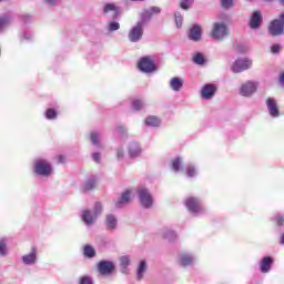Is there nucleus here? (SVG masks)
<instances>
[{
  "mask_svg": "<svg viewBox=\"0 0 284 284\" xmlns=\"http://www.w3.org/2000/svg\"><path fill=\"white\" fill-rule=\"evenodd\" d=\"M261 23H263V14H261V11L253 12L250 20V28L252 30H258V28H261Z\"/></svg>",
  "mask_w": 284,
  "mask_h": 284,
  "instance_id": "nucleus-14",
  "label": "nucleus"
},
{
  "mask_svg": "<svg viewBox=\"0 0 284 284\" xmlns=\"http://www.w3.org/2000/svg\"><path fill=\"white\" fill-rule=\"evenodd\" d=\"M97 176H90L89 179H87L83 184L84 192H90V190H94V187H97Z\"/></svg>",
  "mask_w": 284,
  "mask_h": 284,
  "instance_id": "nucleus-25",
  "label": "nucleus"
},
{
  "mask_svg": "<svg viewBox=\"0 0 284 284\" xmlns=\"http://www.w3.org/2000/svg\"><path fill=\"white\" fill-rule=\"evenodd\" d=\"M23 39H24L26 41H30V39H32V33H31V32H26V33L23 34Z\"/></svg>",
  "mask_w": 284,
  "mask_h": 284,
  "instance_id": "nucleus-50",
  "label": "nucleus"
},
{
  "mask_svg": "<svg viewBox=\"0 0 284 284\" xmlns=\"http://www.w3.org/2000/svg\"><path fill=\"white\" fill-rule=\"evenodd\" d=\"M210 37L213 41H225L230 37V29L224 22H215L210 31Z\"/></svg>",
  "mask_w": 284,
  "mask_h": 284,
  "instance_id": "nucleus-2",
  "label": "nucleus"
},
{
  "mask_svg": "<svg viewBox=\"0 0 284 284\" xmlns=\"http://www.w3.org/2000/svg\"><path fill=\"white\" fill-rule=\"evenodd\" d=\"M14 21V17L11 13L3 14L0 17V32L10 28Z\"/></svg>",
  "mask_w": 284,
  "mask_h": 284,
  "instance_id": "nucleus-18",
  "label": "nucleus"
},
{
  "mask_svg": "<svg viewBox=\"0 0 284 284\" xmlns=\"http://www.w3.org/2000/svg\"><path fill=\"white\" fill-rule=\"evenodd\" d=\"M132 262V257L130 255H122L120 257V266L122 267V273L125 274L128 267H130V263Z\"/></svg>",
  "mask_w": 284,
  "mask_h": 284,
  "instance_id": "nucleus-27",
  "label": "nucleus"
},
{
  "mask_svg": "<svg viewBox=\"0 0 284 284\" xmlns=\"http://www.w3.org/2000/svg\"><path fill=\"white\" fill-rule=\"evenodd\" d=\"M186 175L189 178L196 176V169L193 165L186 168Z\"/></svg>",
  "mask_w": 284,
  "mask_h": 284,
  "instance_id": "nucleus-42",
  "label": "nucleus"
},
{
  "mask_svg": "<svg viewBox=\"0 0 284 284\" xmlns=\"http://www.w3.org/2000/svg\"><path fill=\"white\" fill-rule=\"evenodd\" d=\"M116 158H118L119 160L123 159V148H119V149L116 150Z\"/></svg>",
  "mask_w": 284,
  "mask_h": 284,
  "instance_id": "nucleus-49",
  "label": "nucleus"
},
{
  "mask_svg": "<svg viewBox=\"0 0 284 284\" xmlns=\"http://www.w3.org/2000/svg\"><path fill=\"white\" fill-rule=\"evenodd\" d=\"M185 205L192 214H203V207L201 206V200L196 197H189L185 201Z\"/></svg>",
  "mask_w": 284,
  "mask_h": 284,
  "instance_id": "nucleus-9",
  "label": "nucleus"
},
{
  "mask_svg": "<svg viewBox=\"0 0 284 284\" xmlns=\"http://www.w3.org/2000/svg\"><path fill=\"white\" fill-rule=\"evenodd\" d=\"M203 37V29L199 24H193L189 31L190 41H199Z\"/></svg>",
  "mask_w": 284,
  "mask_h": 284,
  "instance_id": "nucleus-16",
  "label": "nucleus"
},
{
  "mask_svg": "<svg viewBox=\"0 0 284 284\" xmlns=\"http://www.w3.org/2000/svg\"><path fill=\"white\" fill-rule=\"evenodd\" d=\"M143 154V149H141V144L139 142H131L129 144V156L131 159H139Z\"/></svg>",
  "mask_w": 284,
  "mask_h": 284,
  "instance_id": "nucleus-15",
  "label": "nucleus"
},
{
  "mask_svg": "<svg viewBox=\"0 0 284 284\" xmlns=\"http://www.w3.org/2000/svg\"><path fill=\"white\" fill-rule=\"evenodd\" d=\"M164 239L168 241H174L176 239V232L172 230H165L163 233Z\"/></svg>",
  "mask_w": 284,
  "mask_h": 284,
  "instance_id": "nucleus-36",
  "label": "nucleus"
},
{
  "mask_svg": "<svg viewBox=\"0 0 284 284\" xmlns=\"http://www.w3.org/2000/svg\"><path fill=\"white\" fill-rule=\"evenodd\" d=\"M98 271L102 276H109L114 272V262L112 261H100L98 264Z\"/></svg>",
  "mask_w": 284,
  "mask_h": 284,
  "instance_id": "nucleus-11",
  "label": "nucleus"
},
{
  "mask_svg": "<svg viewBox=\"0 0 284 284\" xmlns=\"http://www.w3.org/2000/svg\"><path fill=\"white\" fill-rule=\"evenodd\" d=\"M130 199H132V191H125L124 193H122L121 197L115 202V207H125V205L130 203Z\"/></svg>",
  "mask_w": 284,
  "mask_h": 284,
  "instance_id": "nucleus-20",
  "label": "nucleus"
},
{
  "mask_svg": "<svg viewBox=\"0 0 284 284\" xmlns=\"http://www.w3.org/2000/svg\"><path fill=\"white\" fill-rule=\"evenodd\" d=\"M194 4V0H181L180 8L182 10H189Z\"/></svg>",
  "mask_w": 284,
  "mask_h": 284,
  "instance_id": "nucleus-35",
  "label": "nucleus"
},
{
  "mask_svg": "<svg viewBox=\"0 0 284 284\" xmlns=\"http://www.w3.org/2000/svg\"><path fill=\"white\" fill-rule=\"evenodd\" d=\"M272 263L273 260L270 256L263 257L261 265H260V270L263 274H267V272H270V270H272Z\"/></svg>",
  "mask_w": 284,
  "mask_h": 284,
  "instance_id": "nucleus-24",
  "label": "nucleus"
},
{
  "mask_svg": "<svg viewBox=\"0 0 284 284\" xmlns=\"http://www.w3.org/2000/svg\"><path fill=\"white\" fill-rule=\"evenodd\" d=\"M182 161L181 158H176L172 161V170L179 172L181 170Z\"/></svg>",
  "mask_w": 284,
  "mask_h": 284,
  "instance_id": "nucleus-40",
  "label": "nucleus"
},
{
  "mask_svg": "<svg viewBox=\"0 0 284 284\" xmlns=\"http://www.w3.org/2000/svg\"><path fill=\"white\" fill-rule=\"evenodd\" d=\"M49 6H57L59 3V0H44Z\"/></svg>",
  "mask_w": 284,
  "mask_h": 284,
  "instance_id": "nucleus-51",
  "label": "nucleus"
},
{
  "mask_svg": "<svg viewBox=\"0 0 284 284\" xmlns=\"http://www.w3.org/2000/svg\"><path fill=\"white\" fill-rule=\"evenodd\" d=\"M145 270H148V264L145 263V261H141L140 265L138 267V278L139 280L143 278V273L145 272Z\"/></svg>",
  "mask_w": 284,
  "mask_h": 284,
  "instance_id": "nucleus-34",
  "label": "nucleus"
},
{
  "mask_svg": "<svg viewBox=\"0 0 284 284\" xmlns=\"http://www.w3.org/2000/svg\"><path fill=\"white\" fill-rule=\"evenodd\" d=\"M128 39L131 43H139V41L143 39V22H136V24L130 29Z\"/></svg>",
  "mask_w": 284,
  "mask_h": 284,
  "instance_id": "nucleus-5",
  "label": "nucleus"
},
{
  "mask_svg": "<svg viewBox=\"0 0 284 284\" xmlns=\"http://www.w3.org/2000/svg\"><path fill=\"white\" fill-rule=\"evenodd\" d=\"M139 70L141 72H144L145 74H151V72H156V65L154 64V61H152V58L144 57L141 58L138 63Z\"/></svg>",
  "mask_w": 284,
  "mask_h": 284,
  "instance_id": "nucleus-7",
  "label": "nucleus"
},
{
  "mask_svg": "<svg viewBox=\"0 0 284 284\" xmlns=\"http://www.w3.org/2000/svg\"><path fill=\"white\" fill-rule=\"evenodd\" d=\"M214 94H216L215 84H212V83L205 84L201 90V97L205 101H210V99H213Z\"/></svg>",
  "mask_w": 284,
  "mask_h": 284,
  "instance_id": "nucleus-13",
  "label": "nucleus"
},
{
  "mask_svg": "<svg viewBox=\"0 0 284 284\" xmlns=\"http://www.w3.org/2000/svg\"><path fill=\"white\" fill-rule=\"evenodd\" d=\"M194 261H196V257L194 255L189 253H183L180 256V263L183 267H187L189 265H193Z\"/></svg>",
  "mask_w": 284,
  "mask_h": 284,
  "instance_id": "nucleus-23",
  "label": "nucleus"
},
{
  "mask_svg": "<svg viewBox=\"0 0 284 284\" xmlns=\"http://www.w3.org/2000/svg\"><path fill=\"white\" fill-rule=\"evenodd\" d=\"M138 195L142 207L150 210V207H152L154 204V199H152L150 191L145 189V186H140L138 189Z\"/></svg>",
  "mask_w": 284,
  "mask_h": 284,
  "instance_id": "nucleus-3",
  "label": "nucleus"
},
{
  "mask_svg": "<svg viewBox=\"0 0 284 284\" xmlns=\"http://www.w3.org/2000/svg\"><path fill=\"white\" fill-rule=\"evenodd\" d=\"M45 116L49 120L57 119V111L54 109H48L45 112Z\"/></svg>",
  "mask_w": 284,
  "mask_h": 284,
  "instance_id": "nucleus-41",
  "label": "nucleus"
},
{
  "mask_svg": "<svg viewBox=\"0 0 284 284\" xmlns=\"http://www.w3.org/2000/svg\"><path fill=\"white\" fill-rule=\"evenodd\" d=\"M101 214H103V204L101 202H95L92 210H82L81 220L87 225H94Z\"/></svg>",
  "mask_w": 284,
  "mask_h": 284,
  "instance_id": "nucleus-1",
  "label": "nucleus"
},
{
  "mask_svg": "<svg viewBox=\"0 0 284 284\" xmlns=\"http://www.w3.org/2000/svg\"><path fill=\"white\" fill-rule=\"evenodd\" d=\"M116 225H119V221L114 214H108L105 217V227L109 232H114L116 230Z\"/></svg>",
  "mask_w": 284,
  "mask_h": 284,
  "instance_id": "nucleus-22",
  "label": "nucleus"
},
{
  "mask_svg": "<svg viewBox=\"0 0 284 284\" xmlns=\"http://www.w3.org/2000/svg\"><path fill=\"white\" fill-rule=\"evenodd\" d=\"M284 32L283 23H281V20L275 19L273 20L268 26V33L271 37H281Z\"/></svg>",
  "mask_w": 284,
  "mask_h": 284,
  "instance_id": "nucleus-10",
  "label": "nucleus"
},
{
  "mask_svg": "<svg viewBox=\"0 0 284 284\" xmlns=\"http://www.w3.org/2000/svg\"><path fill=\"white\" fill-rule=\"evenodd\" d=\"M280 3H281L282 6H284V0H280Z\"/></svg>",
  "mask_w": 284,
  "mask_h": 284,
  "instance_id": "nucleus-54",
  "label": "nucleus"
},
{
  "mask_svg": "<svg viewBox=\"0 0 284 284\" xmlns=\"http://www.w3.org/2000/svg\"><path fill=\"white\" fill-rule=\"evenodd\" d=\"M80 284H94V283L92 282V277H90V276H83V277H81V280H80Z\"/></svg>",
  "mask_w": 284,
  "mask_h": 284,
  "instance_id": "nucleus-43",
  "label": "nucleus"
},
{
  "mask_svg": "<svg viewBox=\"0 0 284 284\" xmlns=\"http://www.w3.org/2000/svg\"><path fill=\"white\" fill-rule=\"evenodd\" d=\"M64 161H65V156L60 155V156H59V163H63Z\"/></svg>",
  "mask_w": 284,
  "mask_h": 284,
  "instance_id": "nucleus-53",
  "label": "nucleus"
},
{
  "mask_svg": "<svg viewBox=\"0 0 284 284\" xmlns=\"http://www.w3.org/2000/svg\"><path fill=\"white\" fill-rule=\"evenodd\" d=\"M183 83H185L183 78L174 77L169 81V88H171L173 92H181V90H183Z\"/></svg>",
  "mask_w": 284,
  "mask_h": 284,
  "instance_id": "nucleus-17",
  "label": "nucleus"
},
{
  "mask_svg": "<svg viewBox=\"0 0 284 284\" xmlns=\"http://www.w3.org/2000/svg\"><path fill=\"white\" fill-rule=\"evenodd\" d=\"M21 261L23 265H37V251L32 248L30 253L22 255Z\"/></svg>",
  "mask_w": 284,
  "mask_h": 284,
  "instance_id": "nucleus-19",
  "label": "nucleus"
},
{
  "mask_svg": "<svg viewBox=\"0 0 284 284\" xmlns=\"http://www.w3.org/2000/svg\"><path fill=\"white\" fill-rule=\"evenodd\" d=\"M250 68H252V60H250V58H242L234 61L231 70L235 74H239L241 72H245V70H250Z\"/></svg>",
  "mask_w": 284,
  "mask_h": 284,
  "instance_id": "nucleus-6",
  "label": "nucleus"
},
{
  "mask_svg": "<svg viewBox=\"0 0 284 284\" xmlns=\"http://www.w3.org/2000/svg\"><path fill=\"white\" fill-rule=\"evenodd\" d=\"M83 254L87 258H94L97 256V251L92 247V245L87 244L83 247Z\"/></svg>",
  "mask_w": 284,
  "mask_h": 284,
  "instance_id": "nucleus-29",
  "label": "nucleus"
},
{
  "mask_svg": "<svg viewBox=\"0 0 284 284\" xmlns=\"http://www.w3.org/2000/svg\"><path fill=\"white\" fill-rule=\"evenodd\" d=\"M131 1H145V0H131Z\"/></svg>",
  "mask_w": 284,
  "mask_h": 284,
  "instance_id": "nucleus-55",
  "label": "nucleus"
},
{
  "mask_svg": "<svg viewBox=\"0 0 284 284\" xmlns=\"http://www.w3.org/2000/svg\"><path fill=\"white\" fill-rule=\"evenodd\" d=\"M176 28H183V14L180 11L174 12Z\"/></svg>",
  "mask_w": 284,
  "mask_h": 284,
  "instance_id": "nucleus-32",
  "label": "nucleus"
},
{
  "mask_svg": "<svg viewBox=\"0 0 284 284\" xmlns=\"http://www.w3.org/2000/svg\"><path fill=\"white\" fill-rule=\"evenodd\" d=\"M102 14L106 19H116L119 17V8L114 3H106L102 9Z\"/></svg>",
  "mask_w": 284,
  "mask_h": 284,
  "instance_id": "nucleus-12",
  "label": "nucleus"
},
{
  "mask_svg": "<svg viewBox=\"0 0 284 284\" xmlns=\"http://www.w3.org/2000/svg\"><path fill=\"white\" fill-rule=\"evenodd\" d=\"M91 143L95 145V148H103V144H101V132H91Z\"/></svg>",
  "mask_w": 284,
  "mask_h": 284,
  "instance_id": "nucleus-28",
  "label": "nucleus"
},
{
  "mask_svg": "<svg viewBox=\"0 0 284 284\" xmlns=\"http://www.w3.org/2000/svg\"><path fill=\"white\" fill-rule=\"evenodd\" d=\"M8 254V244L6 240L0 241V256H6Z\"/></svg>",
  "mask_w": 284,
  "mask_h": 284,
  "instance_id": "nucleus-38",
  "label": "nucleus"
},
{
  "mask_svg": "<svg viewBox=\"0 0 284 284\" xmlns=\"http://www.w3.org/2000/svg\"><path fill=\"white\" fill-rule=\"evenodd\" d=\"M256 90H258V84L256 82L247 81L240 87L241 97L250 98L253 94H256Z\"/></svg>",
  "mask_w": 284,
  "mask_h": 284,
  "instance_id": "nucleus-8",
  "label": "nucleus"
},
{
  "mask_svg": "<svg viewBox=\"0 0 284 284\" xmlns=\"http://www.w3.org/2000/svg\"><path fill=\"white\" fill-rule=\"evenodd\" d=\"M132 108L133 110H135L136 112H139V110H143V108H145V101L143 100H133L132 101Z\"/></svg>",
  "mask_w": 284,
  "mask_h": 284,
  "instance_id": "nucleus-31",
  "label": "nucleus"
},
{
  "mask_svg": "<svg viewBox=\"0 0 284 284\" xmlns=\"http://www.w3.org/2000/svg\"><path fill=\"white\" fill-rule=\"evenodd\" d=\"M278 50H281V45H280V44H273V45L271 47V52H272L273 54H277Z\"/></svg>",
  "mask_w": 284,
  "mask_h": 284,
  "instance_id": "nucleus-47",
  "label": "nucleus"
},
{
  "mask_svg": "<svg viewBox=\"0 0 284 284\" xmlns=\"http://www.w3.org/2000/svg\"><path fill=\"white\" fill-rule=\"evenodd\" d=\"M275 223H276V225H283V223H284L283 216L282 215H276L275 216Z\"/></svg>",
  "mask_w": 284,
  "mask_h": 284,
  "instance_id": "nucleus-48",
  "label": "nucleus"
},
{
  "mask_svg": "<svg viewBox=\"0 0 284 284\" xmlns=\"http://www.w3.org/2000/svg\"><path fill=\"white\" fill-rule=\"evenodd\" d=\"M92 160H93L95 163H101V153H99V152L92 153Z\"/></svg>",
  "mask_w": 284,
  "mask_h": 284,
  "instance_id": "nucleus-45",
  "label": "nucleus"
},
{
  "mask_svg": "<svg viewBox=\"0 0 284 284\" xmlns=\"http://www.w3.org/2000/svg\"><path fill=\"white\" fill-rule=\"evenodd\" d=\"M34 172L39 176H50L52 174V165L45 160H37L34 162Z\"/></svg>",
  "mask_w": 284,
  "mask_h": 284,
  "instance_id": "nucleus-4",
  "label": "nucleus"
},
{
  "mask_svg": "<svg viewBox=\"0 0 284 284\" xmlns=\"http://www.w3.org/2000/svg\"><path fill=\"white\" fill-rule=\"evenodd\" d=\"M152 19V11H150L149 9L148 10H144L142 13H141V20L138 21V23H142V26H145V23H148V21H150Z\"/></svg>",
  "mask_w": 284,
  "mask_h": 284,
  "instance_id": "nucleus-30",
  "label": "nucleus"
},
{
  "mask_svg": "<svg viewBox=\"0 0 284 284\" xmlns=\"http://www.w3.org/2000/svg\"><path fill=\"white\" fill-rule=\"evenodd\" d=\"M149 11L151 12V14H161V8L159 7H151Z\"/></svg>",
  "mask_w": 284,
  "mask_h": 284,
  "instance_id": "nucleus-46",
  "label": "nucleus"
},
{
  "mask_svg": "<svg viewBox=\"0 0 284 284\" xmlns=\"http://www.w3.org/2000/svg\"><path fill=\"white\" fill-rule=\"evenodd\" d=\"M266 105L271 116L277 118L280 115L278 105L276 104V100H274V98H268L266 100Z\"/></svg>",
  "mask_w": 284,
  "mask_h": 284,
  "instance_id": "nucleus-21",
  "label": "nucleus"
},
{
  "mask_svg": "<svg viewBox=\"0 0 284 284\" xmlns=\"http://www.w3.org/2000/svg\"><path fill=\"white\" fill-rule=\"evenodd\" d=\"M145 125L149 128H159V125H161V119L154 115H150L145 119Z\"/></svg>",
  "mask_w": 284,
  "mask_h": 284,
  "instance_id": "nucleus-26",
  "label": "nucleus"
},
{
  "mask_svg": "<svg viewBox=\"0 0 284 284\" xmlns=\"http://www.w3.org/2000/svg\"><path fill=\"white\" fill-rule=\"evenodd\" d=\"M220 3L224 10H230L234 6V0H220Z\"/></svg>",
  "mask_w": 284,
  "mask_h": 284,
  "instance_id": "nucleus-39",
  "label": "nucleus"
},
{
  "mask_svg": "<svg viewBox=\"0 0 284 284\" xmlns=\"http://www.w3.org/2000/svg\"><path fill=\"white\" fill-rule=\"evenodd\" d=\"M126 132L128 130L123 125L116 128V133L119 134V136H123V134H125Z\"/></svg>",
  "mask_w": 284,
  "mask_h": 284,
  "instance_id": "nucleus-44",
  "label": "nucleus"
},
{
  "mask_svg": "<svg viewBox=\"0 0 284 284\" xmlns=\"http://www.w3.org/2000/svg\"><path fill=\"white\" fill-rule=\"evenodd\" d=\"M193 62H195L196 65H203L205 63V55H203V53H195L193 55Z\"/></svg>",
  "mask_w": 284,
  "mask_h": 284,
  "instance_id": "nucleus-33",
  "label": "nucleus"
},
{
  "mask_svg": "<svg viewBox=\"0 0 284 284\" xmlns=\"http://www.w3.org/2000/svg\"><path fill=\"white\" fill-rule=\"evenodd\" d=\"M120 29H121V24L116 21H112L108 26L109 32H116V30H120Z\"/></svg>",
  "mask_w": 284,
  "mask_h": 284,
  "instance_id": "nucleus-37",
  "label": "nucleus"
},
{
  "mask_svg": "<svg viewBox=\"0 0 284 284\" xmlns=\"http://www.w3.org/2000/svg\"><path fill=\"white\" fill-rule=\"evenodd\" d=\"M278 21H280V22L282 23V26L284 27V13H282V14L280 16Z\"/></svg>",
  "mask_w": 284,
  "mask_h": 284,
  "instance_id": "nucleus-52",
  "label": "nucleus"
}]
</instances>
